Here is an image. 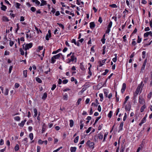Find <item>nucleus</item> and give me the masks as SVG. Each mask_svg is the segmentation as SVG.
<instances>
[{
  "mask_svg": "<svg viewBox=\"0 0 152 152\" xmlns=\"http://www.w3.org/2000/svg\"><path fill=\"white\" fill-rule=\"evenodd\" d=\"M27 72H28V71L27 70H23V75L25 77H27Z\"/></svg>",
  "mask_w": 152,
  "mask_h": 152,
  "instance_id": "obj_22",
  "label": "nucleus"
},
{
  "mask_svg": "<svg viewBox=\"0 0 152 152\" xmlns=\"http://www.w3.org/2000/svg\"><path fill=\"white\" fill-rule=\"evenodd\" d=\"M36 81L39 83H42V80L38 77H36Z\"/></svg>",
  "mask_w": 152,
  "mask_h": 152,
  "instance_id": "obj_25",
  "label": "nucleus"
},
{
  "mask_svg": "<svg viewBox=\"0 0 152 152\" xmlns=\"http://www.w3.org/2000/svg\"><path fill=\"white\" fill-rule=\"evenodd\" d=\"M68 94L67 93H65L63 96V99L64 100H67L68 99Z\"/></svg>",
  "mask_w": 152,
  "mask_h": 152,
  "instance_id": "obj_23",
  "label": "nucleus"
},
{
  "mask_svg": "<svg viewBox=\"0 0 152 152\" xmlns=\"http://www.w3.org/2000/svg\"><path fill=\"white\" fill-rule=\"evenodd\" d=\"M43 46H38V49L37 50V52H39L41 50H42L43 49Z\"/></svg>",
  "mask_w": 152,
  "mask_h": 152,
  "instance_id": "obj_27",
  "label": "nucleus"
},
{
  "mask_svg": "<svg viewBox=\"0 0 152 152\" xmlns=\"http://www.w3.org/2000/svg\"><path fill=\"white\" fill-rule=\"evenodd\" d=\"M142 83L143 82L142 81L140 83L138 86L135 93H134V96H136L138 94L140 91L142 87Z\"/></svg>",
  "mask_w": 152,
  "mask_h": 152,
  "instance_id": "obj_3",
  "label": "nucleus"
},
{
  "mask_svg": "<svg viewBox=\"0 0 152 152\" xmlns=\"http://www.w3.org/2000/svg\"><path fill=\"white\" fill-rule=\"evenodd\" d=\"M72 43H74L75 45H77V46H80V43L78 42H76L75 39H73L71 41Z\"/></svg>",
  "mask_w": 152,
  "mask_h": 152,
  "instance_id": "obj_10",
  "label": "nucleus"
},
{
  "mask_svg": "<svg viewBox=\"0 0 152 152\" xmlns=\"http://www.w3.org/2000/svg\"><path fill=\"white\" fill-rule=\"evenodd\" d=\"M145 67V66H143L142 65V66L141 69V72L142 73L144 72Z\"/></svg>",
  "mask_w": 152,
  "mask_h": 152,
  "instance_id": "obj_48",
  "label": "nucleus"
},
{
  "mask_svg": "<svg viewBox=\"0 0 152 152\" xmlns=\"http://www.w3.org/2000/svg\"><path fill=\"white\" fill-rule=\"evenodd\" d=\"M79 137L78 136L76 137L74 140V142L75 143H77Z\"/></svg>",
  "mask_w": 152,
  "mask_h": 152,
  "instance_id": "obj_39",
  "label": "nucleus"
},
{
  "mask_svg": "<svg viewBox=\"0 0 152 152\" xmlns=\"http://www.w3.org/2000/svg\"><path fill=\"white\" fill-rule=\"evenodd\" d=\"M2 20L3 21H9V20L8 19V18L4 16L3 17Z\"/></svg>",
  "mask_w": 152,
  "mask_h": 152,
  "instance_id": "obj_30",
  "label": "nucleus"
},
{
  "mask_svg": "<svg viewBox=\"0 0 152 152\" xmlns=\"http://www.w3.org/2000/svg\"><path fill=\"white\" fill-rule=\"evenodd\" d=\"M69 126L71 127H72L74 125V121L72 120H69Z\"/></svg>",
  "mask_w": 152,
  "mask_h": 152,
  "instance_id": "obj_28",
  "label": "nucleus"
},
{
  "mask_svg": "<svg viewBox=\"0 0 152 152\" xmlns=\"http://www.w3.org/2000/svg\"><path fill=\"white\" fill-rule=\"evenodd\" d=\"M126 0V3L127 5L129 7H130V6H131L132 5H130V4H129V1H128V0Z\"/></svg>",
  "mask_w": 152,
  "mask_h": 152,
  "instance_id": "obj_56",
  "label": "nucleus"
},
{
  "mask_svg": "<svg viewBox=\"0 0 152 152\" xmlns=\"http://www.w3.org/2000/svg\"><path fill=\"white\" fill-rule=\"evenodd\" d=\"M112 24V21H110L107 26V28H111Z\"/></svg>",
  "mask_w": 152,
  "mask_h": 152,
  "instance_id": "obj_53",
  "label": "nucleus"
},
{
  "mask_svg": "<svg viewBox=\"0 0 152 152\" xmlns=\"http://www.w3.org/2000/svg\"><path fill=\"white\" fill-rule=\"evenodd\" d=\"M137 31V29L136 28H135L134 29V30L133 31V32L131 34V36H132L133 34H135L136 33V32Z\"/></svg>",
  "mask_w": 152,
  "mask_h": 152,
  "instance_id": "obj_47",
  "label": "nucleus"
},
{
  "mask_svg": "<svg viewBox=\"0 0 152 152\" xmlns=\"http://www.w3.org/2000/svg\"><path fill=\"white\" fill-rule=\"evenodd\" d=\"M98 66H99V67H101L102 66L103 64L102 63V62L101 61H99L98 62Z\"/></svg>",
  "mask_w": 152,
  "mask_h": 152,
  "instance_id": "obj_54",
  "label": "nucleus"
},
{
  "mask_svg": "<svg viewBox=\"0 0 152 152\" xmlns=\"http://www.w3.org/2000/svg\"><path fill=\"white\" fill-rule=\"evenodd\" d=\"M38 142L39 144H42L44 143V141L42 140L41 139H39Z\"/></svg>",
  "mask_w": 152,
  "mask_h": 152,
  "instance_id": "obj_52",
  "label": "nucleus"
},
{
  "mask_svg": "<svg viewBox=\"0 0 152 152\" xmlns=\"http://www.w3.org/2000/svg\"><path fill=\"white\" fill-rule=\"evenodd\" d=\"M15 150V151H17L19 149V146L18 144H17L14 148Z\"/></svg>",
  "mask_w": 152,
  "mask_h": 152,
  "instance_id": "obj_40",
  "label": "nucleus"
},
{
  "mask_svg": "<svg viewBox=\"0 0 152 152\" xmlns=\"http://www.w3.org/2000/svg\"><path fill=\"white\" fill-rule=\"evenodd\" d=\"M15 120L16 121H19L20 120V118L19 116H16L14 118Z\"/></svg>",
  "mask_w": 152,
  "mask_h": 152,
  "instance_id": "obj_42",
  "label": "nucleus"
},
{
  "mask_svg": "<svg viewBox=\"0 0 152 152\" xmlns=\"http://www.w3.org/2000/svg\"><path fill=\"white\" fill-rule=\"evenodd\" d=\"M98 136L99 139H102L103 138V133L102 132H100L98 134Z\"/></svg>",
  "mask_w": 152,
  "mask_h": 152,
  "instance_id": "obj_15",
  "label": "nucleus"
},
{
  "mask_svg": "<svg viewBox=\"0 0 152 152\" xmlns=\"http://www.w3.org/2000/svg\"><path fill=\"white\" fill-rule=\"evenodd\" d=\"M146 52L145 51H143L142 52V58L143 59H144L145 57V54Z\"/></svg>",
  "mask_w": 152,
  "mask_h": 152,
  "instance_id": "obj_33",
  "label": "nucleus"
},
{
  "mask_svg": "<svg viewBox=\"0 0 152 152\" xmlns=\"http://www.w3.org/2000/svg\"><path fill=\"white\" fill-rule=\"evenodd\" d=\"M89 24L90 27L91 29H93L95 27V25L94 22H90Z\"/></svg>",
  "mask_w": 152,
  "mask_h": 152,
  "instance_id": "obj_11",
  "label": "nucleus"
},
{
  "mask_svg": "<svg viewBox=\"0 0 152 152\" xmlns=\"http://www.w3.org/2000/svg\"><path fill=\"white\" fill-rule=\"evenodd\" d=\"M99 96L100 98V101L101 102H102V101L103 99V95L102 94L100 93L99 94Z\"/></svg>",
  "mask_w": 152,
  "mask_h": 152,
  "instance_id": "obj_32",
  "label": "nucleus"
},
{
  "mask_svg": "<svg viewBox=\"0 0 152 152\" xmlns=\"http://www.w3.org/2000/svg\"><path fill=\"white\" fill-rule=\"evenodd\" d=\"M146 108V106L145 104H144V105L142 106L140 108V111L141 112H142L144 111V110L145 108Z\"/></svg>",
  "mask_w": 152,
  "mask_h": 152,
  "instance_id": "obj_24",
  "label": "nucleus"
},
{
  "mask_svg": "<svg viewBox=\"0 0 152 152\" xmlns=\"http://www.w3.org/2000/svg\"><path fill=\"white\" fill-rule=\"evenodd\" d=\"M29 137L31 140H32L33 139L34 136L33 134L32 133H31L29 136Z\"/></svg>",
  "mask_w": 152,
  "mask_h": 152,
  "instance_id": "obj_34",
  "label": "nucleus"
},
{
  "mask_svg": "<svg viewBox=\"0 0 152 152\" xmlns=\"http://www.w3.org/2000/svg\"><path fill=\"white\" fill-rule=\"evenodd\" d=\"M149 35H150L152 38V32L151 31L147 32L145 33L143 35L144 37L145 38L147 37Z\"/></svg>",
  "mask_w": 152,
  "mask_h": 152,
  "instance_id": "obj_5",
  "label": "nucleus"
},
{
  "mask_svg": "<svg viewBox=\"0 0 152 152\" xmlns=\"http://www.w3.org/2000/svg\"><path fill=\"white\" fill-rule=\"evenodd\" d=\"M47 97V94L46 92H45L42 98V99L44 100H45Z\"/></svg>",
  "mask_w": 152,
  "mask_h": 152,
  "instance_id": "obj_17",
  "label": "nucleus"
},
{
  "mask_svg": "<svg viewBox=\"0 0 152 152\" xmlns=\"http://www.w3.org/2000/svg\"><path fill=\"white\" fill-rule=\"evenodd\" d=\"M41 149V147L39 146H37V152H40Z\"/></svg>",
  "mask_w": 152,
  "mask_h": 152,
  "instance_id": "obj_61",
  "label": "nucleus"
},
{
  "mask_svg": "<svg viewBox=\"0 0 152 152\" xmlns=\"http://www.w3.org/2000/svg\"><path fill=\"white\" fill-rule=\"evenodd\" d=\"M56 84H53L52 86V87L51 88V90L52 91H53L56 87Z\"/></svg>",
  "mask_w": 152,
  "mask_h": 152,
  "instance_id": "obj_58",
  "label": "nucleus"
},
{
  "mask_svg": "<svg viewBox=\"0 0 152 152\" xmlns=\"http://www.w3.org/2000/svg\"><path fill=\"white\" fill-rule=\"evenodd\" d=\"M86 146L88 147L93 149L94 148V143L93 142H91L90 140H88L86 143Z\"/></svg>",
  "mask_w": 152,
  "mask_h": 152,
  "instance_id": "obj_4",
  "label": "nucleus"
},
{
  "mask_svg": "<svg viewBox=\"0 0 152 152\" xmlns=\"http://www.w3.org/2000/svg\"><path fill=\"white\" fill-rule=\"evenodd\" d=\"M9 91V90L7 88L6 89L4 94L5 95H8V94Z\"/></svg>",
  "mask_w": 152,
  "mask_h": 152,
  "instance_id": "obj_63",
  "label": "nucleus"
},
{
  "mask_svg": "<svg viewBox=\"0 0 152 152\" xmlns=\"http://www.w3.org/2000/svg\"><path fill=\"white\" fill-rule=\"evenodd\" d=\"M152 92H150L148 94V96H147V98L149 99H150L151 98V96H152Z\"/></svg>",
  "mask_w": 152,
  "mask_h": 152,
  "instance_id": "obj_51",
  "label": "nucleus"
},
{
  "mask_svg": "<svg viewBox=\"0 0 152 152\" xmlns=\"http://www.w3.org/2000/svg\"><path fill=\"white\" fill-rule=\"evenodd\" d=\"M124 125V122H122L120 124V126L119 127V131H121L123 129V128Z\"/></svg>",
  "mask_w": 152,
  "mask_h": 152,
  "instance_id": "obj_20",
  "label": "nucleus"
},
{
  "mask_svg": "<svg viewBox=\"0 0 152 152\" xmlns=\"http://www.w3.org/2000/svg\"><path fill=\"white\" fill-rule=\"evenodd\" d=\"M19 51L20 52V54L21 55L23 56L24 55V52L22 48H20Z\"/></svg>",
  "mask_w": 152,
  "mask_h": 152,
  "instance_id": "obj_37",
  "label": "nucleus"
},
{
  "mask_svg": "<svg viewBox=\"0 0 152 152\" xmlns=\"http://www.w3.org/2000/svg\"><path fill=\"white\" fill-rule=\"evenodd\" d=\"M75 53L71 52L69 54L67 55L66 57L68 58L67 59L64 61L66 63L69 64L71 62L73 63H75L77 62V58L74 56Z\"/></svg>",
  "mask_w": 152,
  "mask_h": 152,
  "instance_id": "obj_1",
  "label": "nucleus"
},
{
  "mask_svg": "<svg viewBox=\"0 0 152 152\" xmlns=\"http://www.w3.org/2000/svg\"><path fill=\"white\" fill-rule=\"evenodd\" d=\"M26 121V120L25 119L24 121H22L18 125L21 127H23L24 126Z\"/></svg>",
  "mask_w": 152,
  "mask_h": 152,
  "instance_id": "obj_14",
  "label": "nucleus"
},
{
  "mask_svg": "<svg viewBox=\"0 0 152 152\" xmlns=\"http://www.w3.org/2000/svg\"><path fill=\"white\" fill-rule=\"evenodd\" d=\"M34 114L33 115V117L34 118H35L36 117H37L38 114L37 109L36 108H34Z\"/></svg>",
  "mask_w": 152,
  "mask_h": 152,
  "instance_id": "obj_18",
  "label": "nucleus"
},
{
  "mask_svg": "<svg viewBox=\"0 0 152 152\" xmlns=\"http://www.w3.org/2000/svg\"><path fill=\"white\" fill-rule=\"evenodd\" d=\"M137 38L138 39L137 40V43H140L142 41V38H140L139 36H137Z\"/></svg>",
  "mask_w": 152,
  "mask_h": 152,
  "instance_id": "obj_29",
  "label": "nucleus"
},
{
  "mask_svg": "<svg viewBox=\"0 0 152 152\" xmlns=\"http://www.w3.org/2000/svg\"><path fill=\"white\" fill-rule=\"evenodd\" d=\"M131 107V105L130 103H129V104L126 105L125 106V110H126V111H129L130 110Z\"/></svg>",
  "mask_w": 152,
  "mask_h": 152,
  "instance_id": "obj_9",
  "label": "nucleus"
},
{
  "mask_svg": "<svg viewBox=\"0 0 152 152\" xmlns=\"http://www.w3.org/2000/svg\"><path fill=\"white\" fill-rule=\"evenodd\" d=\"M83 62H81L80 64V69L82 71L85 70V69L83 65Z\"/></svg>",
  "mask_w": 152,
  "mask_h": 152,
  "instance_id": "obj_13",
  "label": "nucleus"
},
{
  "mask_svg": "<svg viewBox=\"0 0 152 152\" xmlns=\"http://www.w3.org/2000/svg\"><path fill=\"white\" fill-rule=\"evenodd\" d=\"M146 115L142 119L141 122L143 124L146 122Z\"/></svg>",
  "mask_w": 152,
  "mask_h": 152,
  "instance_id": "obj_46",
  "label": "nucleus"
},
{
  "mask_svg": "<svg viewBox=\"0 0 152 152\" xmlns=\"http://www.w3.org/2000/svg\"><path fill=\"white\" fill-rule=\"evenodd\" d=\"M60 50H61L60 49H58L56 51H53V52L52 53V54H56L57 53H58V52H59Z\"/></svg>",
  "mask_w": 152,
  "mask_h": 152,
  "instance_id": "obj_50",
  "label": "nucleus"
},
{
  "mask_svg": "<svg viewBox=\"0 0 152 152\" xmlns=\"http://www.w3.org/2000/svg\"><path fill=\"white\" fill-rule=\"evenodd\" d=\"M109 71V70H108L107 69H105V72H104L102 74V75H106L107 74L108 72Z\"/></svg>",
  "mask_w": 152,
  "mask_h": 152,
  "instance_id": "obj_38",
  "label": "nucleus"
},
{
  "mask_svg": "<svg viewBox=\"0 0 152 152\" xmlns=\"http://www.w3.org/2000/svg\"><path fill=\"white\" fill-rule=\"evenodd\" d=\"M12 68H13L12 66H10L9 68V74H10L11 73Z\"/></svg>",
  "mask_w": 152,
  "mask_h": 152,
  "instance_id": "obj_60",
  "label": "nucleus"
},
{
  "mask_svg": "<svg viewBox=\"0 0 152 152\" xmlns=\"http://www.w3.org/2000/svg\"><path fill=\"white\" fill-rule=\"evenodd\" d=\"M41 4H40V6H44L47 4V2L45 0H41Z\"/></svg>",
  "mask_w": 152,
  "mask_h": 152,
  "instance_id": "obj_21",
  "label": "nucleus"
},
{
  "mask_svg": "<svg viewBox=\"0 0 152 152\" xmlns=\"http://www.w3.org/2000/svg\"><path fill=\"white\" fill-rule=\"evenodd\" d=\"M33 2H35L37 5H39L40 4V2L38 0H32Z\"/></svg>",
  "mask_w": 152,
  "mask_h": 152,
  "instance_id": "obj_26",
  "label": "nucleus"
},
{
  "mask_svg": "<svg viewBox=\"0 0 152 152\" xmlns=\"http://www.w3.org/2000/svg\"><path fill=\"white\" fill-rule=\"evenodd\" d=\"M77 150V148L75 147H71L70 148V151L71 152H75Z\"/></svg>",
  "mask_w": 152,
  "mask_h": 152,
  "instance_id": "obj_19",
  "label": "nucleus"
},
{
  "mask_svg": "<svg viewBox=\"0 0 152 152\" xmlns=\"http://www.w3.org/2000/svg\"><path fill=\"white\" fill-rule=\"evenodd\" d=\"M101 118V116H99L98 117H97L95 121V122H94V125L95 124H96V123L98 121V120L100 119V118Z\"/></svg>",
  "mask_w": 152,
  "mask_h": 152,
  "instance_id": "obj_49",
  "label": "nucleus"
},
{
  "mask_svg": "<svg viewBox=\"0 0 152 152\" xmlns=\"http://www.w3.org/2000/svg\"><path fill=\"white\" fill-rule=\"evenodd\" d=\"M112 111H110L107 115V117L109 118H111L112 116Z\"/></svg>",
  "mask_w": 152,
  "mask_h": 152,
  "instance_id": "obj_31",
  "label": "nucleus"
},
{
  "mask_svg": "<svg viewBox=\"0 0 152 152\" xmlns=\"http://www.w3.org/2000/svg\"><path fill=\"white\" fill-rule=\"evenodd\" d=\"M20 4L18 2H16L15 4V7L17 9H19L20 7Z\"/></svg>",
  "mask_w": 152,
  "mask_h": 152,
  "instance_id": "obj_41",
  "label": "nucleus"
},
{
  "mask_svg": "<svg viewBox=\"0 0 152 152\" xmlns=\"http://www.w3.org/2000/svg\"><path fill=\"white\" fill-rule=\"evenodd\" d=\"M56 60L55 59L53 58V56L51 58V63L53 64H54Z\"/></svg>",
  "mask_w": 152,
  "mask_h": 152,
  "instance_id": "obj_45",
  "label": "nucleus"
},
{
  "mask_svg": "<svg viewBox=\"0 0 152 152\" xmlns=\"http://www.w3.org/2000/svg\"><path fill=\"white\" fill-rule=\"evenodd\" d=\"M126 85L125 83H123L121 90V92L123 93L125 91L126 88Z\"/></svg>",
  "mask_w": 152,
  "mask_h": 152,
  "instance_id": "obj_8",
  "label": "nucleus"
},
{
  "mask_svg": "<svg viewBox=\"0 0 152 152\" xmlns=\"http://www.w3.org/2000/svg\"><path fill=\"white\" fill-rule=\"evenodd\" d=\"M62 147L61 146L59 148H58L56 150H54L53 151V152H57L58 151H59L61 149H62Z\"/></svg>",
  "mask_w": 152,
  "mask_h": 152,
  "instance_id": "obj_55",
  "label": "nucleus"
},
{
  "mask_svg": "<svg viewBox=\"0 0 152 152\" xmlns=\"http://www.w3.org/2000/svg\"><path fill=\"white\" fill-rule=\"evenodd\" d=\"M17 28L16 29L15 32V33L16 34H17V31H18V30H19V28H20L19 26L18 23H17Z\"/></svg>",
  "mask_w": 152,
  "mask_h": 152,
  "instance_id": "obj_57",
  "label": "nucleus"
},
{
  "mask_svg": "<svg viewBox=\"0 0 152 152\" xmlns=\"http://www.w3.org/2000/svg\"><path fill=\"white\" fill-rule=\"evenodd\" d=\"M7 8V7L6 6L3 5L1 7V9L2 10L5 11Z\"/></svg>",
  "mask_w": 152,
  "mask_h": 152,
  "instance_id": "obj_36",
  "label": "nucleus"
},
{
  "mask_svg": "<svg viewBox=\"0 0 152 152\" xmlns=\"http://www.w3.org/2000/svg\"><path fill=\"white\" fill-rule=\"evenodd\" d=\"M31 10L33 12H34L36 10V9L35 7H32L31 8Z\"/></svg>",
  "mask_w": 152,
  "mask_h": 152,
  "instance_id": "obj_59",
  "label": "nucleus"
},
{
  "mask_svg": "<svg viewBox=\"0 0 152 152\" xmlns=\"http://www.w3.org/2000/svg\"><path fill=\"white\" fill-rule=\"evenodd\" d=\"M82 100V99L81 98H79L78 99V100L76 103V105L77 106L79 104H80V103L81 102V101Z\"/></svg>",
  "mask_w": 152,
  "mask_h": 152,
  "instance_id": "obj_44",
  "label": "nucleus"
},
{
  "mask_svg": "<svg viewBox=\"0 0 152 152\" xmlns=\"http://www.w3.org/2000/svg\"><path fill=\"white\" fill-rule=\"evenodd\" d=\"M61 56H63L60 53L56 55H54L53 56V58L55 59H58Z\"/></svg>",
  "mask_w": 152,
  "mask_h": 152,
  "instance_id": "obj_12",
  "label": "nucleus"
},
{
  "mask_svg": "<svg viewBox=\"0 0 152 152\" xmlns=\"http://www.w3.org/2000/svg\"><path fill=\"white\" fill-rule=\"evenodd\" d=\"M33 44L32 43H27L25 45L24 44L22 45L23 48L25 51L31 48L32 47Z\"/></svg>",
  "mask_w": 152,
  "mask_h": 152,
  "instance_id": "obj_2",
  "label": "nucleus"
},
{
  "mask_svg": "<svg viewBox=\"0 0 152 152\" xmlns=\"http://www.w3.org/2000/svg\"><path fill=\"white\" fill-rule=\"evenodd\" d=\"M87 89V88H85V87H83L82 89L80 91H79L78 93V94L79 95H81L83 93V92Z\"/></svg>",
  "mask_w": 152,
  "mask_h": 152,
  "instance_id": "obj_16",
  "label": "nucleus"
},
{
  "mask_svg": "<svg viewBox=\"0 0 152 152\" xmlns=\"http://www.w3.org/2000/svg\"><path fill=\"white\" fill-rule=\"evenodd\" d=\"M48 34H47L45 37V39L47 41L49 40V38L51 37V31L50 30H48Z\"/></svg>",
  "mask_w": 152,
  "mask_h": 152,
  "instance_id": "obj_6",
  "label": "nucleus"
},
{
  "mask_svg": "<svg viewBox=\"0 0 152 152\" xmlns=\"http://www.w3.org/2000/svg\"><path fill=\"white\" fill-rule=\"evenodd\" d=\"M57 24L59 26L61 27L62 29H64V26L61 23H57Z\"/></svg>",
  "mask_w": 152,
  "mask_h": 152,
  "instance_id": "obj_43",
  "label": "nucleus"
},
{
  "mask_svg": "<svg viewBox=\"0 0 152 152\" xmlns=\"http://www.w3.org/2000/svg\"><path fill=\"white\" fill-rule=\"evenodd\" d=\"M68 82V80L67 79L64 80L62 81V83L63 84H66Z\"/></svg>",
  "mask_w": 152,
  "mask_h": 152,
  "instance_id": "obj_62",
  "label": "nucleus"
},
{
  "mask_svg": "<svg viewBox=\"0 0 152 152\" xmlns=\"http://www.w3.org/2000/svg\"><path fill=\"white\" fill-rule=\"evenodd\" d=\"M91 127L88 128V129L86 131V133L88 134L90 132L91 129Z\"/></svg>",
  "mask_w": 152,
  "mask_h": 152,
  "instance_id": "obj_64",
  "label": "nucleus"
},
{
  "mask_svg": "<svg viewBox=\"0 0 152 152\" xmlns=\"http://www.w3.org/2000/svg\"><path fill=\"white\" fill-rule=\"evenodd\" d=\"M139 102L140 104H145V100L142 97H139Z\"/></svg>",
  "mask_w": 152,
  "mask_h": 152,
  "instance_id": "obj_7",
  "label": "nucleus"
},
{
  "mask_svg": "<svg viewBox=\"0 0 152 152\" xmlns=\"http://www.w3.org/2000/svg\"><path fill=\"white\" fill-rule=\"evenodd\" d=\"M135 39H132V40L133 41L132 42V45L133 46H135L137 45V43L136 42V41H134Z\"/></svg>",
  "mask_w": 152,
  "mask_h": 152,
  "instance_id": "obj_35",
  "label": "nucleus"
}]
</instances>
